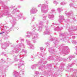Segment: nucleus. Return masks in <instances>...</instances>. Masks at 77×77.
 Wrapping results in <instances>:
<instances>
[{
    "mask_svg": "<svg viewBox=\"0 0 77 77\" xmlns=\"http://www.w3.org/2000/svg\"><path fill=\"white\" fill-rule=\"evenodd\" d=\"M2 33H0V34H2Z\"/></svg>",
    "mask_w": 77,
    "mask_h": 77,
    "instance_id": "1",
    "label": "nucleus"
},
{
    "mask_svg": "<svg viewBox=\"0 0 77 77\" xmlns=\"http://www.w3.org/2000/svg\"><path fill=\"white\" fill-rule=\"evenodd\" d=\"M3 33H4V32H3Z\"/></svg>",
    "mask_w": 77,
    "mask_h": 77,
    "instance_id": "2",
    "label": "nucleus"
}]
</instances>
